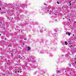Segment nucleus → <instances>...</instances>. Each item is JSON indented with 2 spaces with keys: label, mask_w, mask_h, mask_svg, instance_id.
Returning a JSON list of instances; mask_svg holds the SVG:
<instances>
[{
  "label": "nucleus",
  "mask_w": 76,
  "mask_h": 76,
  "mask_svg": "<svg viewBox=\"0 0 76 76\" xmlns=\"http://www.w3.org/2000/svg\"><path fill=\"white\" fill-rule=\"evenodd\" d=\"M12 9H14V8L12 7Z\"/></svg>",
  "instance_id": "obj_31"
},
{
  "label": "nucleus",
  "mask_w": 76,
  "mask_h": 76,
  "mask_svg": "<svg viewBox=\"0 0 76 76\" xmlns=\"http://www.w3.org/2000/svg\"><path fill=\"white\" fill-rule=\"evenodd\" d=\"M75 64H76V61L75 62Z\"/></svg>",
  "instance_id": "obj_21"
},
{
  "label": "nucleus",
  "mask_w": 76,
  "mask_h": 76,
  "mask_svg": "<svg viewBox=\"0 0 76 76\" xmlns=\"http://www.w3.org/2000/svg\"><path fill=\"white\" fill-rule=\"evenodd\" d=\"M11 54H12V53H11Z\"/></svg>",
  "instance_id": "obj_40"
},
{
  "label": "nucleus",
  "mask_w": 76,
  "mask_h": 76,
  "mask_svg": "<svg viewBox=\"0 0 76 76\" xmlns=\"http://www.w3.org/2000/svg\"><path fill=\"white\" fill-rule=\"evenodd\" d=\"M51 76H54V74H53L51 75Z\"/></svg>",
  "instance_id": "obj_13"
},
{
  "label": "nucleus",
  "mask_w": 76,
  "mask_h": 76,
  "mask_svg": "<svg viewBox=\"0 0 76 76\" xmlns=\"http://www.w3.org/2000/svg\"><path fill=\"white\" fill-rule=\"evenodd\" d=\"M74 8H76V6H74Z\"/></svg>",
  "instance_id": "obj_20"
},
{
  "label": "nucleus",
  "mask_w": 76,
  "mask_h": 76,
  "mask_svg": "<svg viewBox=\"0 0 76 76\" xmlns=\"http://www.w3.org/2000/svg\"><path fill=\"white\" fill-rule=\"evenodd\" d=\"M19 12L18 11L16 12V13H18V15H19Z\"/></svg>",
  "instance_id": "obj_12"
},
{
  "label": "nucleus",
  "mask_w": 76,
  "mask_h": 76,
  "mask_svg": "<svg viewBox=\"0 0 76 76\" xmlns=\"http://www.w3.org/2000/svg\"><path fill=\"white\" fill-rule=\"evenodd\" d=\"M1 10V8H0V10Z\"/></svg>",
  "instance_id": "obj_23"
},
{
  "label": "nucleus",
  "mask_w": 76,
  "mask_h": 76,
  "mask_svg": "<svg viewBox=\"0 0 76 76\" xmlns=\"http://www.w3.org/2000/svg\"><path fill=\"white\" fill-rule=\"evenodd\" d=\"M57 73H61V70H57Z\"/></svg>",
  "instance_id": "obj_3"
},
{
  "label": "nucleus",
  "mask_w": 76,
  "mask_h": 76,
  "mask_svg": "<svg viewBox=\"0 0 76 76\" xmlns=\"http://www.w3.org/2000/svg\"><path fill=\"white\" fill-rule=\"evenodd\" d=\"M21 32H22V31H21Z\"/></svg>",
  "instance_id": "obj_39"
},
{
  "label": "nucleus",
  "mask_w": 76,
  "mask_h": 76,
  "mask_svg": "<svg viewBox=\"0 0 76 76\" xmlns=\"http://www.w3.org/2000/svg\"><path fill=\"white\" fill-rule=\"evenodd\" d=\"M5 37L4 36H2L1 37V38L2 39H4Z\"/></svg>",
  "instance_id": "obj_5"
},
{
  "label": "nucleus",
  "mask_w": 76,
  "mask_h": 76,
  "mask_svg": "<svg viewBox=\"0 0 76 76\" xmlns=\"http://www.w3.org/2000/svg\"><path fill=\"white\" fill-rule=\"evenodd\" d=\"M66 35H67V34H68L69 36H70V33L67 32V33H66Z\"/></svg>",
  "instance_id": "obj_4"
},
{
  "label": "nucleus",
  "mask_w": 76,
  "mask_h": 76,
  "mask_svg": "<svg viewBox=\"0 0 76 76\" xmlns=\"http://www.w3.org/2000/svg\"><path fill=\"white\" fill-rule=\"evenodd\" d=\"M62 56H63V55H62Z\"/></svg>",
  "instance_id": "obj_35"
},
{
  "label": "nucleus",
  "mask_w": 76,
  "mask_h": 76,
  "mask_svg": "<svg viewBox=\"0 0 76 76\" xmlns=\"http://www.w3.org/2000/svg\"><path fill=\"white\" fill-rule=\"evenodd\" d=\"M71 74H72V73H70V75H71Z\"/></svg>",
  "instance_id": "obj_28"
},
{
  "label": "nucleus",
  "mask_w": 76,
  "mask_h": 76,
  "mask_svg": "<svg viewBox=\"0 0 76 76\" xmlns=\"http://www.w3.org/2000/svg\"><path fill=\"white\" fill-rule=\"evenodd\" d=\"M17 10V9H16V10Z\"/></svg>",
  "instance_id": "obj_38"
},
{
  "label": "nucleus",
  "mask_w": 76,
  "mask_h": 76,
  "mask_svg": "<svg viewBox=\"0 0 76 76\" xmlns=\"http://www.w3.org/2000/svg\"><path fill=\"white\" fill-rule=\"evenodd\" d=\"M43 31L42 30H40V32H42Z\"/></svg>",
  "instance_id": "obj_16"
},
{
  "label": "nucleus",
  "mask_w": 76,
  "mask_h": 76,
  "mask_svg": "<svg viewBox=\"0 0 76 76\" xmlns=\"http://www.w3.org/2000/svg\"><path fill=\"white\" fill-rule=\"evenodd\" d=\"M23 45H25V44H24V42H23Z\"/></svg>",
  "instance_id": "obj_18"
},
{
  "label": "nucleus",
  "mask_w": 76,
  "mask_h": 76,
  "mask_svg": "<svg viewBox=\"0 0 76 76\" xmlns=\"http://www.w3.org/2000/svg\"><path fill=\"white\" fill-rule=\"evenodd\" d=\"M65 45H67V42L66 41H65Z\"/></svg>",
  "instance_id": "obj_11"
},
{
  "label": "nucleus",
  "mask_w": 76,
  "mask_h": 76,
  "mask_svg": "<svg viewBox=\"0 0 76 76\" xmlns=\"http://www.w3.org/2000/svg\"><path fill=\"white\" fill-rule=\"evenodd\" d=\"M9 17H8L7 18V19H9Z\"/></svg>",
  "instance_id": "obj_24"
},
{
  "label": "nucleus",
  "mask_w": 76,
  "mask_h": 76,
  "mask_svg": "<svg viewBox=\"0 0 76 76\" xmlns=\"http://www.w3.org/2000/svg\"><path fill=\"white\" fill-rule=\"evenodd\" d=\"M8 47H11L12 45H11V44H10L8 45Z\"/></svg>",
  "instance_id": "obj_8"
},
{
  "label": "nucleus",
  "mask_w": 76,
  "mask_h": 76,
  "mask_svg": "<svg viewBox=\"0 0 76 76\" xmlns=\"http://www.w3.org/2000/svg\"><path fill=\"white\" fill-rule=\"evenodd\" d=\"M5 40H6V38H5Z\"/></svg>",
  "instance_id": "obj_33"
},
{
  "label": "nucleus",
  "mask_w": 76,
  "mask_h": 76,
  "mask_svg": "<svg viewBox=\"0 0 76 76\" xmlns=\"http://www.w3.org/2000/svg\"><path fill=\"white\" fill-rule=\"evenodd\" d=\"M71 1H69V5H72V4H71Z\"/></svg>",
  "instance_id": "obj_9"
},
{
  "label": "nucleus",
  "mask_w": 76,
  "mask_h": 76,
  "mask_svg": "<svg viewBox=\"0 0 76 76\" xmlns=\"http://www.w3.org/2000/svg\"><path fill=\"white\" fill-rule=\"evenodd\" d=\"M69 20H70V19H69Z\"/></svg>",
  "instance_id": "obj_37"
},
{
  "label": "nucleus",
  "mask_w": 76,
  "mask_h": 76,
  "mask_svg": "<svg viewBox=\"0 0 76 76\" xmlns=\"http://www.w3.org/2000/svg\"><path fill=\"white\" fill-rule=\"evenodd\" d=\"M21 7H23V8H24V6H23V4H22L21 5Z\"/></svg>",
  "instance_id": "obj_6"
},
{
  "label": "nucleus",
  "mask_w": 76,
  "mask_h": 76,
  "mask_svg": "<svg viewBox=\"0 0 76 76\" xmlns=\"http://www.w3.org/2000/svg\"><path fill=\"white\" fill-rule=\"evenodd\" d=\"M17 70L19 71L20 73H22V69H21L20 67H19L18 68H17Z\"/></svg>",
  "instance_id": "obj_2"
},
{
  "label": "nucleus",
  "mask_w": 76,
  "mask_h": 76,
  "mask_svg": "<svg viewBox=\"0 0 76 76\" xmlns=\"http://www.w3.org/2000/svg\"><path fill=\"white\" fill-rule=\"evenodd\" d=\"M64 19V18H63V19Z\"/></svg>",
  "instance_id": "obj_34"
},
{
  "label": "nucleus",
  "mask_w": 76,
  "mask_h": 76,
  "mask_svg": "<svg viewBox=\"0 0 76 76\" xmlns=\"http://www.w3.org/2000/svg\"><path fill=\"white\" fill-rule=\"evenodd\" d=\"M69 44L70 45H71V44H72L70 43H69Z\"/></svg>",
  "instance_id": "obj_26"
},
{
  "label": "nucleus",
  "mask_w": 76,
  "mask_h": 76,
  "mask_svg": "<svg viewBox=\"0 0 76 76\" xmlns=\"http://www.w3.org/2000/svg\"><path fill=\"white\" fill-rule=\"evenodd\" d=\"M1 34H0V36H1Z\"/></svg>",
  "instance_id": "obj_29"
},
{
  "label": "nucleus",
  "mask_w": 76,
  "mask_h": 76,
  "mask_svg": "<svg viewBox=\"0 0 76 76\" xmlns=\"http://www.w3.org/2000/svg\"><path fill=\"white\" fill-rule=\"evenodd\" d=\"M44 4H45V5H46V4H45V3H44Z\"/></svg>",
  "instance_id": "obj_30"
},
{
  "label": "nucleus",
  "mask_w": 76,
  "mask_h": 76,
  "mask_svg": "<svg viewBox=\"0 0 76 76\" xmlns=\"http://www.w3.org/2000/svg\"><path fill=\"white\" fill-rule=\"evenodd\" d=\"M58 29V28H56L55 29L54 31H57V30Z\"/></svg>",
  "instance_id": "obj_10"
},
{
  "label": "nucleus",
  "mask_w": 76,
  "mask_h": 76,
  "mask_svg": "<svg viewBox=\"0 0 76 76\" xmlns=\"http://www.w3.org/2000/svg\"><path fill=\"white\" fill-rule=\"evenodd\" d=\"M19 71L18 70L17 72H18V73H19Z\"/></svg>",
  "instance_id": "obj_19"
},
{
  "label": "nucleus",
  "mask_w": 76,
  "mask_h": 76,
  "mask_svg": "<svg viewBox=\"0 0 76 76\" xmlns=\"http://www.w3.org/2000/svg\"><path fill=\"white\" fill-rule=\"evenodd\" d=\"M42 9L43 10H45L47 12H48V13H49V14H51V13H52L51 11V10L50 11L49 10H48V9H47L46 7H45L44 8H43Z\"/></svg>",
  "instance_id": "obj_1"
},
{
  "label": "nucleus",
  "mask_w": 76,
  "mask_h": 76,
  "mask_svg": "<svg viewBox=\"0 0 76 76\" xmlns=\"http://www.w3.org/2000/svg\"><path fill=\"white\" fill-rule=\"evenodd\" d=\"M15 72L16 73H17V71H15Z\"/></svg>",
  "instance_id": "obj_27"
},
{
  "label": "nucleus",
  "mask_w": 76,
  "mask_h": 76,
  "mask_svg": "<svg viewBox=\"0 0 76 76\" xmlns=\"http://www.w3.org/2000/svg\"><path fill=\"white\" fill-rule=\"evenodd\" d=\"M73 37H74V36H75V35L73 34Z\"/></svg>",
  "instance_id": "obj_25"
},
{
  "label": "nucleus",
  "mask_w": 76,
  "mask_h": 76,
  "mask_svg": "<svg viewBox=\"0 0 76 76\" xmlns=\"http://www.w3.org/2000/svg\"><path fill=\"white\" fill-rule=\"evenodd\" d=\"M24 76H26V75H24Z\"/></svg>",
  "instance_id": "obj_36"
},
{
  "label": "nucleus",
  "mask_w": 76,
  "mask_h": 76,
  "mask_svg": "<svg viewBox=\"0 0 76 76\" xmlns=\"http://www.w3.org/2000/svg\"><path fill=\"white\" fill-rule=\"evenodd\" d=\"M70 66H71V65H70Z\"/></svg>",
  "instance_id": "obj_41"
},
{
  "label": "nucleus",
  "mask_w": 76,
  "mask_h": 76,
  "mask_svg": "<svg viewBox=\"0 0 76 76\" xmlns=\"http://www.w3.org/2000/svg\"><path fill=\"white\" fill-rule=\"evenodd\" d=\"M57 3H58V4H59V3H58V1H57Z\"/></svg>",
  "instance_id": "obj_17"
},
{
  "label": "nucleus",
  "mask_w": 76,
  "mask_h": 76,
  "mask_svg": "<svg viewBox=\"0 0 76 76\" xmlns=\"http://www.w3.org/2000/svg\"><path fill=\"white\" fill-rule=\"evenodd\" d=\"M24 40H25V41H26V39H27L26 38H25L24 39Z\"/></svg>",
  "instance_id": "obj_14"
},
{
  "label": "nucleus",
  "mask_w": 76,
  "mask_h": 76,
  "mask_svg": "<svg viewBox=\"0 0 76 76\" xmlns=\"http://www.w3.org/2000/svg\"><path fill=\"white\" fill-rule=\"evenodd\" d=\"M31 50V49L29 47H27V50Z\"/></svg>",
  "instance_id": "obj_7"
},
{
  "label": "nucleus",
  "mask_w": 76,
  "mask_h": 76,
  "mask_svg": "<svg viewBox=\"0 0 76 76\" xmlns=\"http://www.w3.org/2000/svg\"><path fill=\"white\" fill-rule=\"evenodd\" d=\"M2 4H0V7L1 6H2Z\"/></svg>",
  "instance_id": "obj_15"
},
{
  "label": "nucleus",
  "mask_w": 76,
  "mask_h": 76,
  "mask_svg": "<svg viewBox=\"0 0 76 76\" xmlns=\"http://www.w3.org/2000/svg\"><path fill=\"white\" fill-rule=\"evenodd\" d=\"M28 60H29V59H28Z\"/></svg>",
  "instance_id": "obj_32"
},
{
  "label": "nucleus",
  "mask_w": 76,
  "mask_h": 76,
  "mask_svg": "<svg viewBox=\"0 0 76 76\" xmlns=\"http://www.w3.org/2000/svg\"><path fill=\"white\" fill-rule=\"evenodd\" d=\"M2 23V22H0V23Z\"/></svg>",
  "instance_id": "obj_22"
}]
</instances>
